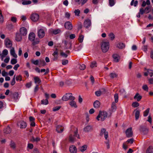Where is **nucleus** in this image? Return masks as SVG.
<instances>
[{"instance_id": "nucleus-38", "label": "nucleus", "mask_w": 153, "mask_h": 153, "mask_svg": "<svg viewBox=\"0 0 153 153\" xmlns=\"http://www.w3.org/2000/svg\"><path fill=\"white\" fill-rule=\"evenodd\" d=\"M114 99L115 103H117L118 101V94L116 93L114 95Z\"/></svg>"}, {"instance_id": "nucleus-52", "label": "nucleus", "mask_w": 153, "mask_h": 153, "mask_svg": "<svg viewBox=\"0 0 153 153\" xmlns=\"http://www.w3.org/2000/svg\"><path fill=\"white\" fill-rule=\"evenodd\" d=\"M134 142V139L133 138L129 139L126 141V142L128 143H130L131 144H132Z\"/></svg>"}, {"instance_id": "nucleus-57", "label": "nucleus", "mask_w": 153, "mask_h": 153, "mask_svg": "<svg viewBox=\"0 0 153 153\" xmlns=\"http://www.w3.org/2000/svg\"><path fill=\"white\" fill-rule=\"evenodd\" d=\"M0 37L2 39H4L5 38V35L3 34L2 32L0 33Z\"/></svg>"}, {"instance_id": "nucleus-58", "label": "nucleus", "mask_w": 153, "mask_h": 153, "mask_svg": "<svg viewBox=\"0 0 153 153\" xmlns=\"http://www.w3.org/2000/svg\"><path fill=\"white\" fill-rule=\"evenodd\" d=\"M31 62L32 63L36 65H38L39 62V61L38 60L35 61L34 60H32L31 61Z\"/></svg>"}, {"instance_id": "nucleus-18", "label": "nucleus", "mask_w": 153, "mask_h": 153, "mask_svg": "<svg viewBox=\"0 0 153 153\" xmlns=\"http://www.w3.org/2000/svg\"><path fill=\"white\" fill-rule=\"evenodd\" d=\"M22 35L19 33H17L15 38L16 40L18 42H20L22 39Z\"/></svg>"}, {"instance_id": "nucleus-5", "label": "nucleus", "mask_w": 153, "mask_h": 153, "mask_svg": "<svg viewBox=\"0 0 153 153\" xmlns=\"http://www.w3.org/2000/svg\"><path fill=\"white\" fill-rule=\"evenodd\" d=\"M125 133L126 137L128 138L132 137L133 134L132 128L130 127L128 128L126 131Z\"/></svg>"}, {"instance_id": "nucleus-7", "label": "nucleus", "mask_w": 153, "mask_h": 153, "mask_svg": "<svg viewBox=\"0 0 153 153\" xmlns=\"http://www.w3.org/2000/svg\"><path fill=\"white\" fill-rule=\"evenodd\" d=\"M103 134L104 135V137L105 139L107 140L108 137V132L106 131L105 128H102L101 129L100 135V136H102Z\"/></svg>"}, {"instance_id": "nucleus-44", "label": "nucleus", "mask_w": 153, "mask_h": 153, "mask_svg": "<svg viewBox=\"0 0 153 153\" xmlns=\"http://www.w3.org/2000/svg\"><path fill=\"white\" fill-rule=\"evenodd\" d=\"M33 42V45H35L36 44H38L39 42V41L38 39H35L34 40Z\"/></svg>"}, {"instance_id": "nucleus-36", "label": "nucleus", "mask_w": 153, "mask_h": 153, "mask_svg": "<svg viewBox=\"0 0 153 153\" xmlns=\"http://www.w3.org/2000/svg\"><path fill=\"white\" fill-rule=\"evenodd\" d=\"M150 108H147L144 112L143 116L144 117L147 116L149 113Z\"/></svg>"}, {"instance_id": "nucleus-4", "label": "nucleus", "mask_w": 153, "mask_h": 153, "mask_svg": "<svg viewBox=\"0 0 153 153\" xmlns=\"http://www.w3.org/2000/svg\"><path fill=\"white\" fill-rule=\"evenodd\" d=\"M75 97L72 96V94L71 93H67L65 94L62 98V100L63 101H67L69 100H74Z\"/></svg>"}, {"instance_id": "nucleus-21", "label": "nucleus", "mask_w": 153, "mask_h": 153, "mask_svg": "<svg viewBox=\"0 0 153 153\" xmlns=\"http://www.w3.org/2000/svg\"><path fill=\"white\" fill-rule=\"evenodd\" d=\"M10 53L11 55L12 56L15 58H17V55L15 53L14 48H12L10 50Z\"/></svg>"}, {"instance_id": "nucleus-34", "label": "nucleus", "mask_w": 153, "mask_h": 153, "mask_svg": "<svg viewBox=\"0 0 153 153\" xmlns=\"http://www.w3.org/2000/svg\"><path fill=\"white\" fill-rule=\"evenodd\" d=\"M140 114V111L139 110H137L136 111L135 113V117L136 120L138 119Z\"/></svg>"}, {"instance_id": "nucleus-16", "label": "nucleus", "mask_w": 153, "mask_h": 153, "mask_svg": "<svg viewBox=\"0 0 153 153\" xmlns=\"http://www.w3.org/2000/svg\"><path fill=\"white\" fill-rule=\"evenodd\" d=\"M35 35L33 33H30L28 36V39L31 41H33L35 39Z\"/></svg>"}, {"instance_id": "nucleus-54", "label": "nucleus", "mask_w": 153, "mask_h": 153, "mask_svg": "<svg viewBox=\"0 0 153 153\" xmlns=\"http://www.w3.org/2000/svg\"><path fill=\"white\" fill-rule=\"evenodd\" d=\"M142 88L145 91H148V86L146 85H143Z\"/></svg>"}, {"instance_id": "nucleus-62", "label": "nucleus", "mask_w": 153, "mask_h": 153, "mask_svg": "<svg viewBox=\"0 0 153 153\" xmlns=\"http://www.w3.org/2000/svg\"><path fill=\"white\" fill-rule=\"evenodd\" d=\"M60 55L62 56H63L65 58H66L68 56V55L66 54L65 53L63 52H61Z\"/></svg>"}, {"instance_id": "nucleus-30", "label": "nucleus", "mask_w": 153, "mask_h": 153, "mask_svg": "<svg viewBox=\"0 0 153 153\" xmlns=\"http://www.w3.org/2000/svg\"><path fill=\"white\" fill-rule=\"evenodd\" d=\"M117 47L120 49H123L125 47V45L123 43H119L117 44Z\"/></svg>"}, {"instance_id": "nucleus-56", "label": "nucleus", "mask_w": 153, "mask_h": 153, "mask_svg": "<svg viewBox=\"0 0 153 153\" xmlns=\"http://www.w3.org/2000/svg\"><path fill=\"white\" fill-rule=\"evenodd\" d=\"M109 37L111 39L113 40L115 38L114 35L113 33H111L109 34Z\"/></svg>"}, {"instance_id": "nucleus-60", "label": "nucleus", "mask_w": 153, "mask_h": 153, "mask_svg": "<svg viewBox=\"0 0 153 153\" xmlns=\"http://www.w3.org/2000/svg\"><path fill=\"white\" fill-rule=\"evenodd\" d=\"M95 95L98 96H100L101 94V92L100 91H97L95 92Z\"/></svg>"}, {"instance_id": "nucleus-49", "label": "nucleus", "mask_w": 153, "mask_h": 153, "mask_svg": "<svg viewBox=\"0 0 153 153\" xmlns=\"http://www.w3.org/2000/svg\"><path fill=\"white\" fill-rule=\"evenodd\" d=\"M79 69L81 70H84L85 68V65L84 64H82L79 65Z\"/></svg>"}, {"instance_id": "nucleus-1", "label": "nucleus", "mask_w": 153, "mask_h": 153, "mask_svg": "<svg viewBox=\"0 0 153 153\" xmlns=\"http://www.w3.org/2000/svg\"><path fill=\"white\" fill-rule=\"evenodd\" d=\"M76 130L74 132V134H70L68 140L70 142H74L76 140V138L80 139L79 134H78L77 128H75Z\"/></svg>"}, {"instance_id": "nucleus-43", "label": "nucleus", "mask_w": 153, "mask_h": 153, "mask_svg": "<svg viewBox=\"0 0 153 153\" xmlns=\"http://www.w3.org/2000/svg\"><path fill=\"white\" fill-rule=\"evenodd\" d=\"M91 67L93 68L97 66V63L95 61L92 62L90 65Z\"/></svg>"}, {"instance_id": "nucleus-25", "label": "nucleus", "mask_w": 153, "mask_h": 153, "mask_svg": "<svg viewBox=\"0 0 153 153\" xmlns=\"http://www.w3.org/2000/svg\"><path fill=\"white\" fill-rule=\"evenodd\" d=\"M88 0H75V1L79 4H81L82 5L85 3Z\"/></svg>"}, {"instance_id": "nucleus-45", "label": "nucleus", "mask_w": 153, "mask_h": 153, "mask_svg": "<svg viewBox=\"0 0 153 153\" xmlns=\"http://www.w3.org/2000/svg\"><path fill=\"white\" fill-rule=\"evenodd\" d=\"M109 5L112 7L114 5L115 2L114 0H109Z\"/></svg>"}, {"instance_id": "nucleus-8", "label": "nucleus", "mask_w": 153, "mask_h": 153, "mask_svg": "<svg viewBox=\"0 0 153 153\" xmlns=\"http://www.w3.org/2000/svg\"><path fill=\"white\" fill-rule=\"evenodd\" d=\"M64 26L66 29L69 30H71L73 28L72 24L69 21L66 22L65 23Z\"/></svg>"}, {"instance_id": "nucleus-46", "label": "nucleus", "mask_w": 153, "mask_h": 153, "mask_svg": "<svg viewBox=\"0 0 153 153\" xmlns=\"http://www.w3.org/2000/svg\"><path fill=\"white\" fill-rule=\"evenodd\" d=\"M61 108V106H58L54 107L53 109V110L54 111H56L59 110Z\"/></svg>"}, {"instance_id": "nucleus-19", "label": "nucleus", "mask_w": 153, "mask_h": 153, "mask_svg": "<svg viewBox=\"0 0 153 153\" xmlns=\"http://www.w3.org/2000/svg\"><path fill=\"white\" fill-rule=\"evenodd\" d=\"M11 130L10 127L7 126V127L4 129L3 130L4 133L6 134H9L11 132Z\"/></svg>"}, {"instance_id": "nucleus-64", "label": "nucleus", "mask_w": 153, "mask_h": 153, "mask_svg": "<svg viewBox=\"0 0 153 153\" xmlns=\"http://www.w3.org/2000/svg\"><path fill=\"white\" fill-rule=\"evenodd\" d=\"M32 84V82H31L27 83L26 84V87L27 88H29L31 86Z\"/></svg>"}, {"instance_id": "nucleus-53", "label": "nucleus", "mask_w": 153, "mask_h": 153, "mask_svg": "<svg viewBox=\"0 0 153 153\" xmlns=\"http://www.w3.org/2000/svg\"><path fill=\"white\" fill-rule=\"evenodd\" d=\"M74 13L76 16H79L80 13V11L79 9L76 10L74 11Z\"/></svg>"}, {"instance_id": "nucleus-33", "label": "nucleus", "mask_w": 153, "mask_h": 153, "mask_svg": "<svg viewBox=\"0 0 153 153\" xmlns=\"http://www.w3.org/2000/svg\"><path fill=\"white\" fill-rule=\"evenodd\" d=\"M110 78L111 79H113L115 78H116L117 77V74L115 73H111L109 75Z\"/></svg>"}, {"instance_id": "nucleus-41", "label": "nucleus", "mask_w": 153, "mask_h": 153, "mask_svg": "<svg viewBox=\"0 0 153 153\" xmlns=\"http://www.w3.org/2000/svg\"><path fill=\"white\" fill-rule=\"evenodd\" d=\"M84 38V36L82 35H80L79 36L78 40L81 43L83 42Z\"/></svg>"}, {"instance_id": "nucleus-27", "label": "nucleus", "mask_w": 153, "mask_h": 153, "mask_svg": "<svg viewBox=\"0 0 153 153\" xmlns=\"http://www.w3.org/2000/svg\"><path fill=\"white\" fill-rule=\"evenodd\" d=\"M111 111L112 112H114L117 109L116 104L114 102H113L111 104Z\"/></svg>"}, {"instance_id": "nucleus-14", "label": "nucleus", "mask_w": 153, "mask_h": 153, "mask_svg": "<svg viewBox=\"0 0 153 153\" xmlns=\"http://www.w3.org/2000/svg\"><path fill=\"white\" fill-rule=\"evenodd\" d=\"M64 127L61 125H58L56 127V130L58 133H60L63 132Z\"/></svg>"}, {"instance_id": "nucleus-10", "label": "nucleus", "mask_w": 153, "mask_h": 153, "mask_svg": "<svg viewBox=\"0 0 153 153\" xmlns=\"http://www.w3.org/2000/svg\"><path fill=\"white\" fill-rule=\"evenodd\" d=\"M83 25L86 28H89L91 25V20L89 19H86L84 22Z\"/></svg>"}, {"instance_id": "nucleus-51", "label": "nucleus", "mask_w": 153, "mask_h": 153, "mask_svg": "<svg viewBox=\"0 0 153 153\" xmlns=\"http://www.w3.org/2000/svg\"><path fill=\"white\" fill-rule=\"evenodd\" d=\"M22 76L20 75H19L16 77V81H21L22 80Z\"/></svg>"}, {"instance_id": "nucleus-11", "label": "nucleus", "mask_w": 153, "mask_h": 153, "mask_svg": "<svg viewBox=\"0 0 153 153\" xmlns=\"http://www.w3.org/2000/svg\"><path fill=\"white\" fill-rule=\"evenodd\" d=\"M69 150L71 153H76L77 149L74 145H72L70 146Z\"/></svg>"}, {"instance_id": "nucleus-24", "label": "nucleus", "mask_w": 153, "mask_h": 153, "mask_svg": "<svg viewBox=\"0 0 153 153\" xmlns=\"http://www.w3.org/2000/svg\"><path fill=\"white\" fill-rule=\"evenodd\" d=\"M72 101L69 102V105L72 107L74 108H76L77 107V106L76 105V102L74 100H71Z\"/></svg>"}, {"instance_id": "nucleus-20", "label": "nucleus", "mask_w": 153, "mask_h": 153, "mask_svg": "<svg viewBox=\"0 0 153 153\" xmlns=\"http://www.w3.org/2000/svg\"><path fill=\"white\" fill-rule=\"evenodd\" d=\"M92 130V127L89 125L87 126L84 128V131L85 132L90 131Z\"/></svg>"}, {"instance_id": "nucleus-12", "label": "nucleus", "mask_w": 153, "mask_h": 153, "mask_svg": "<svg viewBox=\"0 0 153 153\" xmlns=\"http://www.w3.org/2000/svg\"><path fill=\"white\" fill-rule=\"evenodd\" d=\"M20 33L22 36H25L27 33V30L25 27H22L20 29Z\"/></svg>"}, {"instance_id": "nucleus-31", "label": "nucleus", "mask_w": 153, "mask_h": 153, "mask_svg": "<svg viewBox=\"0 0 153 153\" xmlns=\"http://www.w3.org/2000/svg\"><path fill=\"white\" fill-rule=\"evenodd\" d=\"M34 82L35 83L40 84L41 82V80L37 76L35 77L34 78Z\"/></svg>"}, {"instance_id": "nucleus-47", "label": "nucleus", "mask_w": 153, "mask_h": 153, "mask_svg": "<svg viewBox=\"0 0 153 153\" xmlns=\"http://www.w3.org/2000/svg\"><path fill=\"white\" fill-rule=\"evenodd\" d=\"M11 63L12 65L16 64L17 62V60L16 59H12L10 62Z\"/></svg>"}, {"instance_id": "nucleus-61", "label": "nucleus", "mask_w": 153, "mask_h": 153, "mask_svg": "<svg viewBox=\"0 0 153 153\" xmlns=\"http://www.w3.org/2000/svg\"><path fill=\"white\" fill-rule=\"evenodd\" d=\"M40 65L42 66H44L46 64V63L45 62L44 60H40Z\"/></svg>"}, {"instance_id": "nucleus-9", "label": "nucleus", "mask_w": 153, "mask_h": 153, "mask_svg": "<svg viewBox=\"0 0 153 153\" xmlns=\"http://www.w3.org/2000/svg\"><path fill=\"white\" fill-rule=\"evenodd\" d=\"M45 32L44 30L40 29L38 30V36L40 39L43 38L45 36Z\"/></svg>"}, {"instance_id": "nucleus-37", "label": "nucleus", "mask_w": 153, "mask_h": 153, "mask_svg": "<svg viewBox=\"0 0 153 153\" xmlns=\"http://www.w3.org/2000/svg\"><path fill=\"white\" fill-rule=\"evenodd\" d=\"M41 103L42 104L47 105L48 103V101L47 99L43 100L41 101Z\"/></svg>"}, {"instance_id": "nucleus-29", "label": "nucleus", "mask_w": 153, "mask_h": 153, "mask_svg": "<svg viewBox=\"0 0 153 153\" xmlns=\"http://www.w3.org/2000/svg\"><path fill=\"white\" fill-rule=\"evenodd\" d=\"M100 105V103L98 100H96L95 101L94 103V106L95 108H98L99 107Z\"/></svg>"}, {"instance_id": "nucleus-2", "label": "nucleus", "mask_w": 153, "mask_h": 153, "mask_svg": "<svg viewBox=\"0 0 153 153\" xmlns=\"http://www.w3.org/2000/svg\"><path fill=\"white\" fill-rule=\"evenodd\" d=\"M107 116V113L106 112L100 111L96 119L98 121H103L106 118Z\"/></svg>"}, {"instance_id": "nucleus-63", "label": "nucleus", "mask_w": 153, "mask_h": 153, "mask_svg": "<svg viewBox=\"0 0 153 153\" xmlns=\"http://www.w3.org/2000/svg\"><path fill=\"white\" fill-rule=\"evenodd\" d=\"M147 45H144L142 48L143 50L145 52H146L147 51Z\"/></svg>"}, {"instance_id": "nucleus-32", "label": "nucleus", "mask_w": 153, "mask_h": 153, "mask_svg": "<svg viewBox=\"0 0 153 153\" xmlns=\"http://www.w3.org/2000/svg\"><path fill=\"white\" fill-rule=\"evenodd\" d=\"M10 147L13 149H15L16 148V145L14 141L11 140L10 144Z\"/></svg>"}, {"instance_id": "nucleus-6", "label": "nucleus", "mask_w": 153, "mask_h": 153, "mask_svg": "<svg viewBox=\"0 0 153 153\" xmlns=\"http://www.w3.org/2000/svg\"><path fill=\"white\" fill-rule=\"evenodd\" d=\"M4 43L6 48H11L12 46V42L8 38H6L4 41Z\"/></svg>"}, {"instance_id": "nucleus-39", "label": "nucleus", "mask_w": 153, "mask_h": 153, "mask_svg": "<svg viewBox=\"0 0 153 153\" xmlns=\"http://www.w3.org/2000/svg\"><path fill=\"white\" fill-rule=\"evenodd\" d=\"M134 1V0H132L131 2V5H134V6L136 7L137 5L138 1Z\"/></svg>"}, {"instance_id": "nucleus-55", "label": "nucleus", "mask_w": 153, "mask_h": 153, "mask_svg": "<svg viewBox=\"0 0 153 153\" xmlns=\"http://www.w3.org/2000/svg\"><path fill=\"white\" fill-rule=\"evenodd\" d=\"M15 76H16L15 75L12 79V81L11 82V84L12 85H13L15 84V83H16V81L15 80Z\"/></svg>"}, {"instance_id": "nucleus-17", "label": "nucleus", "mask_w": 153, "mask_h": 153, "mask_svg": "<svg viewBox=\"0 0 153 153\" xmlns=\"http://www.w3.org/2000/svg\"><path fill=\"white\" fill-rule=\"evenodd\" d=\"M113 57L114 59V60L116 62H118L120 59L119 56L117 54H115L113 55Z\"/></svg>"}, {"instance_id": "nucleus-50", "label": "nucleus", "mask_w": 153, "mask_h": 153, "mask_svg": "<svg viewBox=\"0 0 153 153\" xmlns=\"http://www.w3.org/2000/svg\"><path fill=\"white\" fill-rule=\"evenodd\" d=\"M31 3V2L30 1H23L22 2V4L24 5H27L30 4Z\"/></svg>"}, {"instance_id": "nucleus-59", "label": "nucleus", "mask_w": 153, "mask_h": 153, "mask_svg": "<svg viewBox=\"0 0 153 153\" xmlns=\"http://www.w3.org/2000/svg\"><path fill=\"white\" fill-rule=\"evenodd\" d=\"M65 16L68 19H69L70 16V14L69 13L66 12L65 14Z\"/></svg>"}, {"instance_id": "nucleus-48", "label": "nucleus", "mask_w": 153, "mask_h": 153, "mask_svg": "<svg viewBox=\"0 0 153 153\" xmlns=\"http://www.w3.org/2000/svg\"><path fill=\"white\" fill-rule=\"evenodd\" d=\"M147 71L151 77H152L153 76V71L152 70L148 69H147Z\"/></svg>"}, {"instance_id": "nucleus-15", "label": "nucleus", "mask_w": 153, "mask_h": 153, "mask_svg": "<svg viewBox=\"0 0 153 153\" xmlns=\"http://www.w3.org/2000/svg\"><path fill=\"white\" fill-rule=\"evenodd\" d=\"M140 131L143 132L144 134H146L148 132V129L145 127L143 126H140Z\"/></svg>"}, {"instance_id": "nucleus-26", "label": "nucleus", "mask_w": 153, "mask_h": 153, "mask_svg": "<svg viewBox=\"0 0 153 153\" xmlns=\"http://www.w3.org/2000/svg\"><path fill=\"white\" fill-rule=\"evenodd\" d=\"M87 147V145H84L82 146H80L79 147V149L81 152H83L86 149Z\"/></svg>"}, {"instance_id": "nucleus-40", "label": "nucleus", "mask_w": 153, "mask_h": 153, "mask_svg": "<svg viewBox=\"0 0 153 153\" xmlns=\"http://www.w3.org/2000/svg\"><path fill=\"white\" fill-rule=\"evenodd\" d=\"M139 105V104L137 102H135L132 103V106L134 108L137 107Z\"/></svg>"}, {"instance_id": "nucleus-28", "label": "nucleus", "mask_w": 153, "mask_h": 153, "mask_svg": "<svg viewBox=\"0 0 153 153\" xmlns=\"http://www.w3.org/2000/svg\"><path fill=\"white\" fill-rule=\"evenodd\" d=\"M146 153H153V147L150 146L147 149Z\"/></svg>"}, {"instance_id": "nucleus-13", "label": "nucleus", "mask_w": 153, "mask_h": 153, "mask_svg": "<svg viewBox=\"0 0 153 153\" xmlns=\"http://www.w3.org/2000/svg\"><path fill=\"white\" fill-rule=\"evenodd\" d=\"M30 18L33 21L36 22L39 19V16L37 14H33L32 15Z\"/></svg>"}, {"instance_id": "nucleus-35", "label": "nucleus", "mask_w": 153, "mask_h": 153, "mask_svg": "<svg viewBox=\"0 0 153 153\" xmlns=\"http://www.w3.org/2000/svg\"><path fill=\"white\" fill-rule=\"evenodd\" d=\"M35 118L32 117H29V120L30 122V124H35L34 122Z\"/></svg>"}, {"instance_id": "nucleus-22", "label": "nucleus", "mask_w": 153, "mask_h": 153, "mask_svg": "<svg viewBox=\"0 0 153 153\" xmlns=\"http://www.w3.org/2000/svg\"><path fill=\"white\" fill-rule=\"evenodd\" d=\"M142 98L141 96L139 94L137 93L134 96V99L138 101H139Z\"/></svg>"}, {"instance_id": "nucleus-23", "label": "nucleus", "mask_w": 153, "mask_h": 153, "mask_svg": "<svg viewBox=\"0 0 153 153\" xmlns=\"http://www.w3.org/2000/svg\"><path fill=\"white\" fill-rule=\"evenodd\" d=\"M51 31L52 33L56 35L59 33L61 32V30L59 29H52L51 30Z\"/></svg>"}, {"instance_id": "nucleus-3", "label": "nucleus", "mask_w": 153, "mask_h": 153, "mask_svg": "<svg viewBox=\"0 0 153 153\" xmlns=\"http://www.w3.org/2000/svg\"><path fill=\"white\" fill-rule=\"evenodd\" d=\"M109 47V43L108 42L103 41L101 43V48L102 51L104 53L107 52Z\"/></svg>"}, {"instance_id": "nucleus-42", "label": "nucleus", "mask_w": 153, "mask_h": 153, "mask_svg": "<svg viewBox=\"0 0 153 153\" xmlns=\"http://www.w3.org/2000/svg\"><path fill=\"white\" fill-rule=\"evenodd\" d=\"M40 139L39 137H37L36 138H35L33 137L31 140L32 141L38 142L40 140Z\"/></svg>"}]
</instances>
